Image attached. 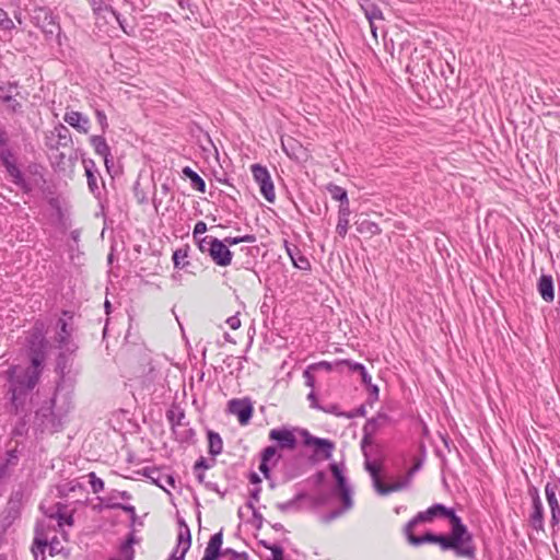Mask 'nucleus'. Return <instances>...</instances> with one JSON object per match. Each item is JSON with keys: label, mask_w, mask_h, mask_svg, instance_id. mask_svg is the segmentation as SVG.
Here are the masks:
<instances>
[{"label": "nucleus", "mask_w": 560, "mask_h": 560, "mask_svg": "<svg viewBox=\"0 0 560 560\" xmlns=\"http://www.w3.org/2000/svg\"><path fill=\"white\" fill-rule=\"evenodd\" d=\"M0 27L3 31H11L14 28V23L12 19L8 15V13L0 8Z\"/></svg>", "instance_id": "nucleus-53"}, {"label": "nucleus", "mask_w": 560, "mask_h": 560, "mask_svg": "<svg viewBox=\"0 0 560 560\" xmlns=\"http://www.w3.org/2000/svg\"><path fill=\"white\" fill-rule=\"evenodd\" d=\"M77 489H82V485L78 481H71L67 485L59 487V492L61 495H68L70 492H73Z\"/></svg>", "instance_id": "nucleus-57"}, {"label": "nucleus", "mask_w": 560, "mask_h": 560, "mask_svg": "<svg viewBox=\"0 0 560 560\" xmlns=\"http://www.w3.org/2000/svg\"><path fill=\"white\" fill-rule=\"evenodd\" d=\"M390 422V418L386 413L378 412L376 417L369 419L363 425V445L373 444V435L377 432V430L382 427H385Z\"/></svg>", "instance_id": "nucleus-17"}, {"label": "nucleus", "mask_w": 560, "mask_h": 560, "mask_svg": "<svg viewBox=\"0 0 560 560\" xmlns=\"http://www.w3.org/2000/svg\"><path fill=\"white\" fill-rule=\"evenodd\" d=\"M115 498H116V495H108L105 499L98 498V500H101L104 503L105 508H107V509L122 510V511L129 513L131 522L135 523V521L137 518V513H136L135 506L130 505V504H122L119 502H114Z\"/></svg>", "instance_id": "nucleus-31"}, {"label": "nucleus", "mask_w": 560, "mask_h": 560, "mask_svg": "<svg viewBox=\"0 0 560 560\" xmlns=\"http://www.w3.org/2000/svg\"><path fill=\"white\" fill-rule=\"evenodd\" d=\"M537 290L545 302H552L555 299V287L552 277L550 275L542 273L538 279Z\"/></svg>", "instance_id": "nucleus-23"}, {"label": "nucleus", "mask_w": 560, "mask_h": 560, "mask_svg": "<svg viewBox=\"0 0 560 560\" xmlns=\"http://www.w3.org/2000/svg\"><path fill=\"white\" fill-rule=\"evenodd\" d=\"M90 144L93 147L94 152L104 159L105 166L109 168V162L112 159L110 148L106 142V139L102 135H94L90 137Z\"/></svg>", "instance_id": "nucleus-22"}, {"label": "nucleus", "mask_w": 560, "mask_h": 560, "mask_svg": "<svg viewBox=\"0 0 560 560\" xmlns=\"http://www.w3.org/2000/svg\"><path fill=\"white\" fill-rule=\"evenodd\" d=\"M19 463V452L16 448L9 450L5 453L3 460L0 463V478L10 476L11 468L15 467Z\"/></svg>", "instance_id": "nucleus-27"}, {"label": "nucleus", "mask_w": 560, "mask_h": 560, "mask_svg": "<svg viewBox=\"0 0 560 560\" xmlns=\"http://www.w3.org/2000/svg\"><path fill=\"white\" fill-rule=\"evenodd\" d=\"M262 545L270 549L271 551V558L269 560H284L283 556V548L279 545H267L265 541H262Z\"/></svg>", "instance_id": "nucleus-54"}, {"label": "nucleus", "mask_w": 560, "mask_h": 560, "mask_svg": "<svg viewBox=\"0 0 560 560\" xmlns=\"http://www.w3.org/2000/svg\"><path fill=\"white\" fill-rule=\"evenodd\" d=\"M337 492L342 502V510L348 511L353 506L352 491L350 486L347 483L343 487L337 488Z\"/></svg>", "instance_id": "nucleus-40"}, {"label": "nucleus", "mask_w": 560, "mask_h": 560, "mask_svg": "<svg viewBox=\"0 0 560 560\" xmlns=\"http://www.w3.org/2000/svg\"><path fill=\"white\" fill-rule=\"evenodd\" d=\"M0 100L3 103L8 104V110L11 113H19L22 109V104L16 101L11 94H5V96H0Z\"/></svg>", "instance_id": "nucleus-48"}, {"label": "nucleus", "mask_w": 560, "mask_h": 560, "mask_svg": "<svg viewBox=\"0 0 560 560\" xmlns=\"http://www.w3.org/2000/svg\"><path fill=\"white\" fill-rule=\"evenodd\" d=\"M559 489L560 480L549 481L545 486V495L551 513L550 525L552 528L560 523Z\"/></svg>", "instance_id": "nucleus-10"}, {"label": "nucleus", "mask_w": 560, "mask_h": 560, "mask_svg": "<svg viewBox=\"0 0 560 560\" xmlns=\"http://www.w3.org/2000/svg\"><path fill=\"white\" fill-rule=\"evenodd\" d=\"M133 544H135V535L133 533L129 534L128 538L121 542L119 546V555L120 560H133L135 557V550H133Z\"/></svg>", "instance_id": "nucleus-34"}, {"label": "nucleus", "mask_w": 560, "mask_h": 560, "mask_svg": "<svg viewBox=\"0 0 560 560\" xmlns=\"http://www.w3.org/2000/svg\"><path fill=\"white\" fill-rule=\"evenodd\" d=\"M54 135L57 137L58 145L60 147H69L72 143L71 133L69 129L62 124H58L54 128Z\"/></svg>", "instance_id": "nucleus-35"}, {"label": "nucleus", "mask_w": 560, "mask_h": 560, "mask_svg": "<svg viewBox=\"0 0 560 560\" xmlns=\"http://www.w3.org/2000/svg\"><path fill=\"white\" fill-rule=\"evenodd\" d=\"M208 443H209V453L212 456H217L221 454L223 448V442L219 433L214 431H208Z\"/></svg>", "instance_id": "nucleus-36"}, {"label": "nucleus", "mask_w": 560, "mask_h": 560, "mask_svg": "<svg viewBox=\"0 0 560 560\" xmlns=\"http://www.w3.org/2000/svg\"><path fill=\"white\" fill-rule=\"evenodd\" d=\"M48 545V541L46 538H43L39 536L38 534V530H36V536L34 538V541H33V552L34 555L36 556V551H35V548L36 549H39L42 553H44L45 551V548L47 547Z\"/></svg>", "instance_id": "nucleus-58"}, {"label": "nucleus", "mask_w": 560, "mask_h": 560, "mask_svg": "<svg viewBox=\"0 0 560 560\" xmlns=\"http://www.w3.org/2000/svg\"><path fill=\"white\" fill-rule=\"evenodd\" d=\"M183 173L186 177L190 179V184L196 190L200 192L206 191L205 180L194 170L187 166L183 170Z\"/></svg>", "instance_id": "nucleus-38"}, {"label": "nucleus", "mask_w": 560, "mask_h": 560, "mask_svg": "<svg viewBox=\"0 0 560 560\" xmlns=\"http://www.w3.org/2000/svg\"><path fill=\"white\" fill-rule=\"evenodd\" d=\"M410 480L405 477L402 480L400 481H397V482H394L392 485H384L382 482V480L380 481L378 485H376V487L374 488L376 490L377 493H380L381 495H387L392 492H396V491H400L402 489H406L409 487L410 485Z\"/></svg>", "instance_id": "nucleus-32"}, {"label": "nucleus", "mask_w": 560, "mask_h": 560, "mask_svg": "<svg viewBox=\"0 0 560 560\" xmlns=\"http://www.w3.org/2000/svg\"><path fill=\"white\" fill-rule=\"evenodd\" d=\"M228 411L237 417L238 422L245 425L253 417L254 407L249 398H234L228 402Z\"/></svg>", "instance_id": "nucleus-11"}, {"label": "nucleus", "mask_w": 560, "mask_h": 560, "mask_svg": "<svg viewBox=\"0 0 560 560\" xmlns=\"http://www.w3.org/2000/svg\"><path fill=\"white\" fill-rule=\"evenodd\" d=\"M407 540L412 546H420L422 544L431 542V544H438V538L440 534H433V533H425L422 536H416L413 535V532L405 533Z\"/></svg>", "instance_id": "nucleus-33"}, {"label": "nucleus", "mask_w": 560, "mask_h": 560, "mask_svg": "<svg viewBox=\"0 0 560 560\" xmlns=\"http://www.w3.org/2000/svg\"><path fill=\"white\" fill-rule=\"evenodd\" d=\"M88 477L90 480L92 491L94 493H98L104 490V481L101 478H98L95 472H90Z\"/></svg>", "instance_id": "nucleus-52"}, {"label": "nucleus", "mask_w": 560, "mask_h": 560, "mask_svg": "<svg viewBox=\"0 0 560 560\" xmlns=\"http://www.w3.org/2000/svg\"><path fill=\"white\" fill-rule=\"evenodd\" d=\"M528 522L532 528L536 532L545 530L542 503L533 504V511L529 514Z\"/></svg>", "instance_id": "nucleus-29"}, {"label": "nucleus", "mask_w": 560, "mask_h": 560, "mask_svg": "<svg viewBox=\"0 0 560 560\" xmlns=\"http://www.w3.org/2000/svg\"><path fill=\"white\" fill-rule=\"evenodd\" d=\"M83 165H84L85 175L88 178L89 189L91 190L92 194L100 195L101 188L97 183L98 171L96 168L94 161L91 159L83 160Z\"/></svg>", "instance_id": "nucleus-24"}, {"label": "nucleus", "mask_w": 560, "mask_h": 560, "mask_svg": "<svg viewBox=\"0 0 560 560\" xmlns=\"http://www.w3.org/2000/svg\"><path fill=\"white\" fill-rule=\"evenodd\" d=\"M32 23L40 28L47 36L58 35L60 32L59 23L52 11L48 7L36 5L30 13Z\"/></svg>", "instance_id": "nucleus-4"}, {"label": "nucleus", "mask_w": 560, "mask_h": 560, "mask_svg": "<svg viewBox=\"0 0 560 560\" xmlns=\"http://www.w3.org/2000/svg\"><path fill=\"white\" fill-rule=\"evenodd\" d=\"M215 238L217 237H213V236H202V237H200L198 240H195V241H196L200 252L203 253V254H208L210 256L211 255L212 242H215Z\"/></svg>", "instance_id": "nucleus-47"}, {"label": "nucleus", "mask_w": 560, "mask_h": 560, "mask_svg": "<svg viewBox=\"0 0 560 560\" xmlns=\"http://www.w3.org/2000/svg\"><path fill=\"white\" fill-rule=\"evenodd\" d=\"M306 446H314L316 454H322L324 458L329 459L332 455L334 443L327 439L313 436L307 430H301Z\"/></svg>", "instance_id": "nucleus-13"}, {"label": "nucleus", "mask_w": 560, "mask_h": 560, "mask_svg": "<svg viewBox=\"0 0 560 560\" xmlns=\"http://www.w3.org/2000/svg\"><path fill=\"white\" fill-rule=\"evenodd\" d=\"M269 439L276 441L282 450H294L298 445L293 430L287 428L272 429Z\"/></svg>", "instance_id": "nucleus-19"}, {"label": "nucleus", "mask_w": 560, "mask_h": 560, "mask_svg": "<svg viewBox=\"0 0 560 560\" xmlns=\"http://www.w3.org/2000/svg\"><path fill=\"white\" fill-rule=\"evenodd\" d=\"M180 529L177 536V546L167 560H184L191 545V534L184 520H179Z\"/></svg>", "instance_id": "nucleus-12"}, {"label": "nucleus", "mask_w": 560, "mask_h": 560, "mask_svg": "<svg viewBox=\"0 0 560 560\" xmlns=\"http://www.w3.org/2000/svg\"><path fill=\"white\" fill-rule=\"evenodd\" d=\"M314 372L315 371L313 369H310V365L303 372V377L305 380V385L311 387V388L315 387V376L313 374Z\"/></svg>", "instance_id": "nucleus-63"}, {"label": "nucleus", "mask_w": 560, "mask_h": 560, "mask_svg": "<svg viewBox=\"0 0 560 560\" xmlns=\"http://www.w3.org/2000/svg\"><path fill=\"white\" fill-rule=\"evenodd\" d=\"M95 118L101 127L102 133H105L109 127L106 114L102 109L96 108Z\"/></svg>", "instance_id": "nucleus-55"}, {"label": "nucleus", "mask_w": 560, "mask_h": 560, "mask_svg": "<svg viewBox=\"0 0 560 560\" xmlns=\"http://www.w3.org/2000/svg\"><path fill=\"white\" fill-rule=\"evenodd\" d=\"M443 518L450 521L452 535L467 544H474L472 535L468 532L467 526L462 522V518L455 513L454 509L447 508Z\"/></svg>", "instance_id": "nucleus-14"}, {"label": "nucleus", "mask_w": 560, "mask_h": 560, "mask_svg": "<svg viewBox=\"0 0 560 560\" xmlns=\"http://www.w3.org/2000/svg\"><path fill=\"white\" fill-rule=\"evenodd\" d=\"M438 544L440 545L442 550H453L457 557H463L470 560H475L476 558L475 545L467 544L452 534H440L438 538Z\"/></svg>", "instance_id": "nucleus-5"}, {"label": "nucleus", "mask_w": 560, "mask_h": 560, "mask_svg": "<svg viewBox=\"0 0 560 560\" xmlns=\"http://www.w3.org/2000/svg\"><path fill=\"white\" fill-rule=\"evenodd\" d=\"M250 168L253 177L255 182L259 185L260 192L264 196V198L269 202H273L276 199L275 186L267 167L260 164H253Z\"/></svg>", "instance_id": "nucleus-9"}, {"label": "nucleus", "mask_w": 560, "mask_h": 560, "mask_svg": "<svg viewBox=\"0 0 560 560\" xmlns=\"http://www.w3.org/2000/svg\"><path fill=\"white\" fill-rule=\"evenodd\" d=\"M11 416H15L18 419L12 428L11 434L12 436H23L28 431V422L31 418V412L25 413H10Z\"/></svg>", "instance_id": "nucleus-30"}, {"label": "nucleus", "mask_w": 560, "mask_h": 560, "mask_svg": "<svg viewBox=\"0 0 560 560\" xmlns=\"http://www.w3.org/2000/svg\"><path fill=\"white\" fill-rule=\"evenodd\" d=\"M105 10L107 12H109L116 19L117 23L119 24V26L124 31V33L129 34V32L127 31L126 25H125V20L121 19V15L112 7H105Z\"/></svg>", "instance_id": "nucleus-62"}, {"label": "nucleus", "mask_w": 560, "mask_h": 560, "mask_svg": "<svg viewBox=\"0 0 560 560\" xmlns=\"http://www.w3.org/2000/svg\"><path fill=\"white\" fill-rule=\"evenodd\" d=\"M210 257L215 265L226 267L231 265L233 254L226 246V243L215 238V242H212Z\"/></svg>", "instance_id": "nucleus-21"}, {"label": "nucleus", "mask_w": 560, "mask_h": 560, "mask_svg": "<svg viewBox=\"0 0 560 560\" xmlns=\"http://www.w3.org/2000/svg\"><path fill=\"white\" fill-rule=\"evenodd\" d=\"M326 188L334 200L339 201L340 203L349 200L347 190L341 186L328 184Z\"/></svg>", "instance_id": "nucleus-42"}, {"label": "nucleus", "mask_w": 560, "mask_h": 560, "mask_svg": "<svg viewBox=\"0 0 560 560\" xmlns=\"http://www.w3.org/2000/svg\"><path fill=\"white\" fill-rule=\"evenodd\" d=\"M222 544L223 534L222 530H220L210 537L201 560H218L221 556H228L231 560L240 558L241 555L232 548H226L221 551Z\"/></svg>", "instance_id": "nucleus-8"}, {"label": "nucleus", "mask_w": 560, "mask_h": 560, "mask_svg": "<svg viewBox=\"0 0 560 560\" xmlns=\"http://www.w3.org/2000/svg\"><path fill=\"white\" fill-rule=\"evenodd\" d=\"M5 405L8 413L32 411L33 390L39 383L38 373L24 371V366L11 365L5 372Z\"/></svg>", "instance_id": "nucleus-1"}, {"label": "nucleus", "mask_w": 560, "mask_h": 560, "mask_svg": "<svg viewBox=\"0 0 560 560\" xmlns=\"http://www.w3.org/2000/svg\"><path fill=\"white\" fill-rule=\"evenodd\" d=\"M166 418L172 427H180L185 418V412L180 407L173 406L170 410H167Z\"/></svg>", "instance_id": "nucleus-39"}, {"label": "nucleus", "mask_w": 560, "mask_h": 560, "mask_svg": "<svg viewBox=\"0 0 560 560\" xmlns=\"http://www.w3.org/2000/svg\"><path fill=\"white\" fill-rule=\"evenodd\" d=\"M25 347L31 364L24 368V371L38 373V375L42 376L48 349L44 322H35L27 334Z\"/></svg>", "instance_id": "nucleus-2"}, {"label": "nucleus", "mask_w": 560, "mask_h": 560, "mask_svg": "<svg viewBox=\"0 0 560 560\" xmlns=\"http://www.w3.org/2000/svg\"><path fill=\"white\" fill-rule=\"evenodd\" d=\"M222 242L226 243V246L237 245L240 243H254L256 242V236L254 234H246L243 236H236V237H225Z\"/></svg>", "instance_id": "nucleus-45"}, {"label": "nucleus", "mask_w": 560, "mask_h": 560, "mask_svg": "<svg viewBox=\"0 0 560 560\" xmlns=\"http://www.w3.org/2000/svg\"><path fill=\"white\" fill-rule=\"evenodd\" d=\"M447 506L441 503H435L427 509V514H430L431 520L435 517H444Z\"/></svg>", "instance_id": "nucleus-49"}, {"label": "nucleus", "mask_w": 560, "mask_h": 560, "mask_svg": "<svg viewBox=\"0 0 560 560\" xmlns=\"http://www.w3.org/2000/svg\"><path fill=\"white\" fill-rule=\"evenodd\" d=\"M187 257H188V247L176 249L173 253V257H172L174 267L177 269H184L186 266L189 265Z\"/></svg>", "instance_id": "nucleus-41"}, {"label": "nucleus", "mask_w": 560, "mask_h": 560, "mask_svg": "<svg viewBox=\"0 0 560 560\" xmlns=\"http://www.w3.org/2000/svg\"><path fill=\"white\" fill-rule=\"evenodd\" d=\"M55 404L56 399L52 397L35 412V421L42 431H57L61 425L60 416L55 411Z\"/></svg>", "instance_id": "nucleus-6"}, {"label": "nucleus", "mask_w": 560, "mask_h": 560, "mask_svg": "<svg viewBox=\"0 0 560 560\" xmlns=\"http://www.w3.org/2000/svg\"><path fill=\"white\" fill-rule=\"evenodd\" d=\"M349 228V219L338 218L336 232L341 236L345 237Z\"/></svg>", "instance_id": "nucleus-59"}, {"label": "nucleus", "mask_w": 560, "mask_h": 560, "mask_svg": "<svg viewBox=\"0 0 560 560\" xmlns=\"http://www.w3.org/2000/svg\"><path fill=\"white\" fill-rule=\"evenodd\" d=\"M358 230L363 233V232H368L370 233L371 235H377V234H381L382 230L381 228L378 226L377 223L375 222H372V221H369V220H364L360 223Z\"/></svg>", "instance_id": "nucleus-46"}, {"label": "nucleus", "mask_w": 560, "mask_h": 560, "mask_svg": "<svg viewBox=\"0 0 560 560\" xmlns=\"http://www.w3.org/2000/svg\"><path fill=\"white\" fill-rule=\"evenodd\" d=\"M332 368H334V364L328 361H320V362L313 363L310 365V369H313L315 372H318V371L330 372V371H332Z\"/></svg>", "instance_id": "nucleus-60"}, {"label": "nucleus", "mask_w": 560, "mask_h": 560, "mask_svg": "<svg viewBox=\"0 0 560 560\" xmlns=\"http://www.w3.org/2000/svg\"><path fill=\"white\" fill-rule=\"evenodd\" d=\"M361 450H362V453H363V456L365 459L364 467L370 472L372 481H373V487L375 488L376 485H378L381 481V477H380L381 468L378 465H376L374 462L371 460V457L377 455L378 446H376L374 444L363 445V441H361Z\"/></svg>", "instance_id": "nucleus-16"}, {"label": "nucleus", "mask_w": 560, "mask_h": 560, "mask_svg": "<svg viewBox=\"0 0 560 560\" xmlns=\"http://www.w3.org/2000/svg\"><path fill=\"white\" fill-rule=\"evenodd\" d=\"M61 318L57 322V331H56V341L58 343V347L66 351H74L75 346L71 341L72 336V314L68 311L62 312Z\"/></svg>", "instance_id": "nucleus-7"}, {"label": "nucleus", "mask_w": 560, "mask_h": 560, "mask_svg": "<svg viewBox=\"0 0 560 560\" xmlns=\"http://www.w3.org/2000/svg\"><path fill=\"white\" fill-rule=\"evenodd\" d=\"M207 232V224L203 221H198L195 224L194 231H192V237L194 240H198L202 237L201 235Z\"/></svg>", "instance_id": "nucleus-64"}, {"label": "nucleus", "mask_w": 560, "mask_h": 560, "mask_svg": "<svg viewBox=\"0 0 560 560\" xmlns=\"http://www.w3.org/2000/svg\"><path fill=\"white\" fill-rule=\"evenodd\" d=\"M306 498V493L300 492L287 502L277 503L276 508L282 513L299 512L302 510V501Z\"/></svg>", "instance_id": "nucleus-28"}, {"label": "nucleus", "mask_w": 560, "mask_h": 560, "mask_svg": "<svg viewBox=\"0 0 560 560\" xmlns=\"http://www.w3.org/2000/svg\"><path fill=\"white\" fill-rule=\"evenodd\" d=\"M66 505L63 503H57L54 508V510L49 513H46V515L49 518L56 520L59 527H62L65 525L72 526L74 523L73 514L66 513Z\"/></svg>", "instance_id": "nucleus-25"}, {"label": "nucleus", "mask_w": 560, "mask_h": 560, "mask_svg": "<svg viewBox=\"0 0 560 560\" xmlns=\"http://www.w3.org/2000/svg\"><path fill=\"white\" fill-rule=\"evenodd\" d=\"M430 514H427V510L419 512L412 520H410L405 526V533L413 532V528L423 522H431Z\"/></svg>", "instance_id": "nucleus-43"}, {"label": "nucleus", "mask_w": 560, "mask_h": 560, "mask_svg": "<svg viewBox=\"0 0 560 560\" xmlns=\"http://www.w3.org/2000/svg\"><path fill=\"white\" fill-rule=\"evenodd\" d=\"M143 476L150 479L154 485L170 493L167 487L175 488V479L172 475L164 472L156 467L143 468Z\"/></svg>", "instance_id": "nucleus-18"}, {"label": "nucleus", "mask_w": 560, "mask_h": 560, "mask_svg": "<svg viewBox=\"0 0 560 560\" xmlns=\"http://www.w3.org/2000/svg\"><path fill=\"white\" fill-rule=\"evenodd\" d=\"M288 255L290 256L292 264L294 267L301 269V270H310L311 269V262L310 260L301 254L298 246L289 244L285 242L284 244Z\"/></svg>", "instance_id": "nucleus-26"}, {"label": "nucleus", "mask_w": 560, "mask_h": 560, "mask_svg": "<svg viewBox=\"0 0 560 560\" xmlns=\"http://www.w3.org/2000/svg\"><path fill=\"white\" fill-rule=\"evenodd\" d=\"M70 360L65 353H60L57 357L56 372L58 373L60 381L65 382L67 375L70 373Z\"/></svg>", "instance_id": "nucleus-37"}, {"label": "nucleus", "mask_w": 560, "mask_h": 560, "mask_svg": "<svg viewBox=\"0 0 560 560\" xmlns=\"http://www.w3.org/2000/svg\"><path fill=\"white\" fill-rule=\"evenodd\" d=\"M443 518L450 521L452 535L467 544H474L472 535L468 532L467 526L462 522V518L455 513L454 509L447 508Z\"/></svg>", "instance_id": "nucleus-15"}, {"label": "nucleus", "mask_w": 560, "mask_h": 560, "mask_svg": "<svg viewBox=\"0 0 560 560\" xmlns=\"http://www.w3.org/2000/svg\"><path fill=\"white\" fill-rule=\"evenodd\" d=\"M430 514H427V510L419 512L412 520H410L405 526V533L413 532V528L423 522H431Z\"/></svg>", "instance_id": "nucleus-44"}, {"label": "nucleus", "mask_w": 560, "mask_h": 560, "mask_svg": "<svg viewBox=\"0 0 560 560\" xmlns=\"http://www.w3.org/2000/svg\"><path fill=\"white\" fill-rule=\"evenodd\" d=\"M63 120L80 133L86 135L90 131V118L81 112L67 108Z\"/></svg>", "instance_id": "nucleus-20"}, {"label": "nucleus", "mask_w": 560, "mask_h": 560, "mask_svg": "<svg viewBox=\"0 0 560 560\" xmlns=\"http://www.w3.org/2000/svg\"><path fill=\"white\" fill-rule=\"evenodd\" d=\"M0 161L5 167L11 182L16 185L23 192H31L33 189L32 184L24 177L23 173L15 163L13 152L7 147H0Z\"/></svg>", "instance_id": "nucleus-3"}, {"label": "nucleus", "mask_w": 560, "mask_h": 560, "mask_svg": "<svg viewBox=\"0 0 560 560\" xmlns=\"http://www.w3.org/2000/svg\"><path fill=\"white\" fill-rule=\"evenodd\" d=\"M330 470L336 479L337 488L343 487L345 485L348 483L346 477L342 474V470L339 468L337 464H330Z\"/></svg>", "instance_id": "nucleus-51"}, {"label": "nucleus", "mask_w": 560, "mask_h": 560, "mask_svg": "<svg viewBox=\"0 0 560 560\" xmlns=\"http://www.w3.org/2000/svg\"><path fill=\"white\" fill-rule=\"evenodd\" d=\"M423 462H424V455L422 457H417V458L413 459V464L409 468V470L407 471V475H406V477L410 481L413 478L415 474L418 472L422 468Z\"/></svg>", "instance_id": "nucleus-56"}, {"label": "nucleus", "mask_w": 560, "mask_h": 560, "mask_svg": "<svg viewBox=\"0 0 560 560\" xmlns=\"http://www.w3.org/2000/svg\"><path fill=\"white\" fill-rule=\"evenodd\" d=\"M279 458V456H277V447L273 446V445H270V446H267L266 448H264V451L261 452V457L260 459L262 462H269V463H272V462H277Z\"/></svg>", "instance_id": "nucleus-50"}, {"label": "nucleus", "mask_w": 560, "mask_h": 560, "mask_svg": "<svg viewBox=\"0 0 560 560\" xmlns=\"http://www.w3.org/2000/svg\"><path fill=\"white\" fill-rule=\"evenodd\" d=\"M318 410H322L326 413L335 415L337 417H343V416L347 417V413L339 411V407L336 404H329L327 406H322V408H319Z\"/></svg>", "instance_id": "nucleus-61"}]
</instances>
